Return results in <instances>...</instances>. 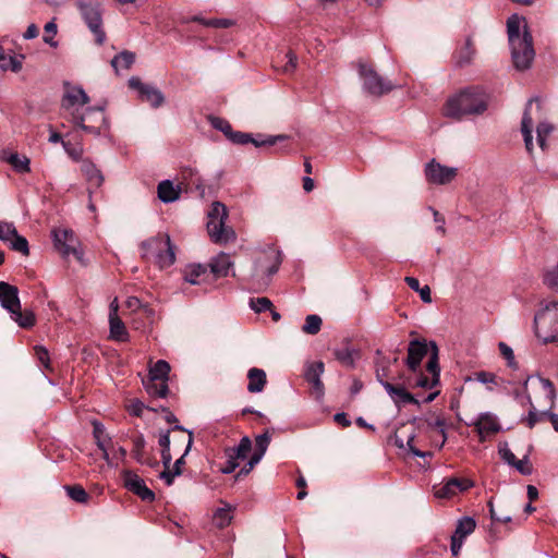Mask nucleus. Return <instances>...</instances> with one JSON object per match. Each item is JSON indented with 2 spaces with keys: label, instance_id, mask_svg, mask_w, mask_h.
Instances as JSON below:
<instances>
[{
  "label": "nucleus",
  "instance_id": "f257e3e1",
  "mask_svg": "<svg viewBox=\"0 0 558 558\" xmlns=\"http://www.w3.org/2000/svg\"><path fill=\"white\" fill-rule=\"evenodd\" d=\"M507 34L514 68L520 71L529 69L535 58V50L525 17L518 14L509 16Z\"/></svg>",
  "mask_w": 558,
  "mask_h": 558
},
{
  "label": "nucleus",
  "instance_id": "f03ea898",
  "mask_svg": "<svg viewBox=\"0 0 558 558\" xmlns=\"http://www.w3.org/2000/svg\"><path fill=\"white\" fill-rule=\"evenodd\" d=\"M489 95L478 86H472L451 96L445 106V116L462 120L468 117L482 116L488 108Z\"/></svg>",
  "mask_w": 558,
  "mask_h": 558
},
{
  "label": "nucleus",
  "instance_id": "7ed1b4c3",
  "mask_svg": "<svg viewBox=\"0 0 558 558\" xmlns=\"http://www.w3.org/2000/svg\"><path fill=\"white\" fill-rule=\"evenodd\" d=\"M64 88L65 90L61 101L62 109L71 116L72 121L83 131L94 135H99V128L85 124V116L96 111V109L87 108L85 110V114L80 112V108L89 102V97L85 90L81 86H74L69 83L64 85Z\"/></svg>",
  "mask_w": 558,
  "mask_h": 558
},
{
  "label": "nucleus",
  "instance_id": "20e7f679",
  "mask_svg": "<svg viewBox=\"0 0 558 558\" xmlns=\"http://www.w3.org/2000/svg\"><path fill=\"white\" fill-rule=\"evenodd\" d=\"M140 247L142 257L154 262L160 269L168 268L175 262L174 246L167 233H159L143 241Z\"/></svg>",
  "mask_w": 558,
  "mask_h": 558
},
{
  "label": "nucleus",
  "instance_id": "39448f33",
  "mask_svg": "<svg viewBox=\"0 0 558 558\" xmlns=\"http://www.w3.org/2000/svg\"><path fill=\"white\" fill-rule=\"evenodd\" d=\"M534 316L535 335L544 343L558 342V302L544 300Z\"/></svg>",
  "mask_w": 558,
  "mask_h": 558
},
{
  "label": "nucleus",
  "instance_id": "423d86ee",
  "mask_svg": "<svg viewBox=\"0 0 558 558\" xmlns=\"http://www.w3.org/2000/svg\"><path fill=\"white\" fill-rule=\"evenodd\" d=\"M227 218V207L220 202H214L207 214V231L217 244H227L236 238L234 230L226 225Z\"/></svg>",
  "mask_w": 558,
  "mask_h": 558
},
{
  "label": "nucleus",
  "instance_id": "0eeeda50",
  "mask_svg": "<svg viewBox=\"0 0 558 558\" xmlns=\"http://www.w3.org/2000/svg\"><path fill=\"white\" fill-rule=\"evenodd\" d=\"M281 264L280 253L272 247L258 253L254 260L252 281L258 289L269 284L270 277L278 271Z\"/></svg>",
  "mask_w": 558,
  "mask_h": 558
},
{
  "label": "nucleus",
  "instance_id": "6e6552de",
  "mask_svg": "<svg viewBox=\"0 0 558 558\" xmlns=\"http://www.w3.org/2000/svg\"><path fill=\"white\" fill-rule=\"evenodd\" d=\"M363 89L373 96H383L393 89V84L378 75L371 65L359 63Z\"/></svg>",
  "mask_w": 558,
  "mask_h": 558
},
{
  "label": "nucleus",
  "instance_id": "1a4fd4ad",
  "mask_svg": "<svg viewBox=\"0 0 558 558\" xmlns=\"http://www.w3.org/2000/svg\"><path fill=\"white\" fill-rule=\"evenodd\" d=\"M53 244L63 257L73 255L77 260H82L83 253L78 248L80 243L74 232L70 229H54L52 231Z\"/></svg>",
  "mask_w": 558,
  "mask_h": 558
},
{
  "label": "nucleus",
  "instance_id": "9d476101",
  "mask_svg": "<svg viewBox=\"0 0 558 558\" xmlns=\"http://www.w3.org/2000/svg\"><path fill=\"white\" fill-rule=\"evenodd\" d=\"M78 5L85 23L95 36V41L98 45L104 44L106 40V33L102 28L99 3L78 2Z\"/></svg>",
  "mask_w": 558,
  "mask_h": 558
},
{
  "label": "nucleus",
  "instance_id": "9b49d317",
  "mask_svg": "<svg viewBox=\"0 0 558 558\" xmlns=\"http://www.w3.org/2000/svg\"><path fill=\"white\" fill-rule=\"evenodd\" d=\"M424 173L428 183L445 185L454 180L458 174V168L447 167L432 159L426 163Z\"/></svg>",
  "mask_w": 558,
  "mask_h": 558
},
{
  "label": "nucleus",
  "instance_id": "f8f14e48",
  "mask_svg": "<svg viewBox=\"0 0 558 558\" xmlns=\"http://www.w3.org/2000/svg\"><path fill=\"white\" fill-rule=\"evenodd\" d=\"M432 354L428 359L426 369L430 376L420 374L414 381V387L432 389L439 383L440 368L438 364V347L435 341H430Z\"/></svg>",
  "mask_w": 558,
  "mask_h": 558
},
{
  "label": "nucleus",
  "instance_id": "ddd939ff",
  "mask_svg": "<svg viewBox=\"0 0 558 558\" xmlns=\"http://www.w3.org/2000/svg\"><path fill=\"white\" fill-rule=\"evenodd\" d=\"M129 86L138 93V97L148 102L153 108L160 107L165 101V96L156 86L143 83L138 77H131Z\"/></svg>",
  "mask_w": 558,
  "mask_h": 558
},
{
  "label": "nucleus",
  "instance_id": "4468645a",
  "mask_svg": "<svg viewBox=\"0 0 558 558\" xmlns=\"http://www.w3.org/2000/svg\"><path fill=\"white\" fill-rule=\"evenodd\" d=\"M429 353L432 354L430 341L425 339L411 340L408 347V355L405 359L407 367L416 373L420 369L422 360Z\"/></svg>",
  "mask_w": 558,
  "mask_h": 558
},
{
  "label": "nucleus",
  "instance_id": "2eb2a0df",
  "mask_svg": "<svg viewBox=\"0 0 558 558\" xmlns=\"http://www.w3.org/2000/svg\"><path fill=\"white\" fill-rule=\"evenodd\" d=\"M122 478L124 486L135 495H137L144 501H153L155 494L149 489L144 480L140 477L133 471L125 470L122 472Z\"/></svg>",
  "mask_w": 558,
  "mask_h": 558
},
{
  "label": "nucleus",
  "instance_id": "dca6fc26",
  "mask_svg": "<svg viewBox=\"0 0 558 558\" xmlns=\"http://www.w3.org/2000/svg\"><path fill=\"white\" fill-rule=\"evenodd\" d=\"M377 380L385 388L386 392L389 395L393 403L397 408H401L402 405L414 403L417 404V400L411 395L403 386L392 385L387 380H381V375L379 371H377Z\"/></svg>",
  "mask_w": 558,
  "mask_h": 558
},
{
  "label": "nucleus",
  "instance_id": "f3484780",
  "mask_svg": "<svg viewBox=\"0 0 558 558\" xmlns=\"http://www.w3.org/2000/svg\"><path fill=\"white\" fill-rule=\"evenodd\" d=\"M473 486V482L468 478L453 477L448 480L444 485L434 487V495L438 499H448L458 493L465 492Z\"/></svg>",
  "mask_w": 558,
  "mask_h": 558
},
{
  "label": "nucleus",
  "instance_id": "a211bd4d",
  "mask_svg": "<svg viewBox=\"0 0 558 558\" xmlns=\"http://www.w3.org/2000/svg\"><path fill=\"white\" fill-rule=\"evenodd\" d=\"M234 263L231 259V256L225 252H220L216 256L211 257L208 267L214 278H225L229 275L235 276L233 270Z\"/></svg>",
  "mask_w": 558,
  "mask_h": 558
},
{
  "label": "nucleus",
  "instance_id": "6ab92c4d",
  "mask_svg": "<svg viewBox=\"0 0 558 558\" xmlns=\"http://www.w3.org/2000/svg\"><path fill=\"white\" fill-rule=\"evenodd\" d=\"M471 425L476 427L480 439L484 441L487 437L500 430V424L496 415L492 413H482Z\"/></svg>",
  "mask_w": 558,
  "mask_h": 558
},
{
  "label": "nucleus",
  "instance_id": "aec40b11",
  "mask_svg": "<svg viewBox=\"0 0 558 558\" xmlns=\"http://www.w3.org/2000/svg\"><path fill=\"white\" fill-rule=\"evenodd\" d=\"M0 303L10 313L21 310L17 288L8 282L0 281Z\"/></svg>",
  "mask_w": 558,
  "mask_h": 558
},
{
  "label": "nucleus",
  "instance_id": "412c9836",
  "mask_svg": "<svg viewBox=\"0 0 558 558\" xmlns=\"http://www.w3.org/2000/svg\"><path fill=\"white\" fill-rule=\"evenodd\" d=\"M324 373V363L315 362L307 366L305 372V378L311 384L312 390L315 393L317 399H320L324 396V384L320 380V376Z\"/></svg>",
  "mask_w": 558,
  "mask_h": 558
},
{
  "label": "nucleus",
  "instance_id": "4be33fe9",
  "mask_svg": "<svg viewBox=\"0 0 558 558\" xmlns=\"http://www.w3.org/2000/svg\"><path fill=\"white\" fill-rule=\"evenodd\" d=\"M534 101H536L537 108H539V100L537 98L530 99L526 105V108H525V111H524V114L522 118V123H521V132H522V135L524 138L525 147L529 153H531L533 149V136H532L533 119L531 117L530 111H531V108H532V105Z\"/></svg>",
  "mask_w": 558,
  "mask_h": 558
},
{
  "label": "nucleus",
  "instance_id": "5701e85b",
  "mask_svg": "<svg viewBox=\"0 0 558 558\" xmlns=\"http://www.w3.org/2000/svg\"><path fill=\"white\" fill-rule=\"evenodd\" d=\"M23 60V54H15L12 50H7L0 46V69L2 71L20 72Z\"/></svg>",
  "mask_w": 558,
  "mask_h": 558
},
{
  "label": "nucleus",
  "instance_id": "b1692460",
  "mask_svg": "<svg viewBox=\"0 0 558 558\" xmlns=\"http://www.w3.org/2000/svg\"><path fill=\"white\" fill-rule=\"evenodd\" d=\"M157 193L162 203H172L179 198L181 189L170 180H163L158 184Z\"/></svg>",
  "mask_w": 558,
  "mask_h": 558
},
{
  "label": "nucleus",
  "instance_id": "393cba45",
  "mask_svg": "<svg viewBox=\"0 0 558 558\" xmlns=\"http://www.w3.org/2000/svg\"><path fill=\"white\" fill-rule=\"evenodd\" d=\"M247 377V390L252 393L262 392L266 385V373L260 368L253 367L248 371Z\"/></svg>",
  "mask_w": 558,
  "mask_h": 558
},
{
  "label": "nucleus",
  "instance_id": "a878e982",
  "mask_svg": "<svg viewBox=\"0 0 558 558\" xmlns=\"http://www.w3.org/2000/svg\"><path fill=\"white\" fill-rule=\"evenodd\" d=\"M271 436L268 430L255 437L256 449L251 457V466L256 465L264 457L270 444Z\"/></svg>",
  "mask_w": 558,
  "mask_h": 558
},
{
  "label": "nucleus",
  "instance_id": "bb28decb",
  "mask_svg": "<svg viewBox=\"0 0 558 558\" xmlns=\"http://www.w3.org/2000/svg\"><path fill=\"white\" fill-rule=\"evenodd\" d=\"M207 277V267L202 264L191 265L186 268L184 279L191 284H201Z\"/></svg>",
  "mask_w": 558,
  "mask_h": 558
},
{
  "label": "nucleus",
  "instance_id": "cd10ccee",
  "mask_svg": "<svg viewBox=\"0 0 558 558\" xmlns=\"http://www.w3.org/2000/svg\"><path fill=\"white\" fill-rule=\"evenodd\" d=\"M252 449V440L248 436L241 438L238 446L226 449L227 458L231 459H244Z\"/></svg>",
  "mask_w": 558,
  "mask_h": 558
},
{
  "label": "nucleus",
  "instance_id": "c85d7f7f",
  "mask_svg": "<svg viewBox=\"0 0 558 558\" xmlns=\"http://www.w3.org/2000/svg\"><path fill=\"white\" fill-rule=\"evenodd\" d=\"M170 364L165 360H159L149 369L150 381H168Z\"/></svg>",
  "mask_w": 558,
  "mask_h": 558
},
{
  "label": "nucleus",
  "instance_id": "c756f323",
  "mask_svg": "<svg viewBox=\"0 0 558 558\" xmlns=\"http://www.w3.org/2000/svg\"><path fill=\"white\" fill-rule=\"evenodd\" d=\"M82 172L86 177L90 185L99 187L102 184L104 177L100 170L97 169V167L94 163L89 161H83Z\"/></svg>",
  "mask_w": 558,
  "mask_h": 558
},
{
  "label": "nucleus",
  "instance_id": "7c9ffc66",
  "mask_svg": "<svg viewBox=\"0 0 558 558\" xmlns=\"http://www.w3.org/2000/svg\"><path fill=\"white\" fill-rule=\"evenodd\" d=\"M110 337L118 341H126L129 338L128 330L120 317L109 318Z\"/></svg>",
  "mask_w": 558,
  "mask_h": 558
},
{
  "label": "nucleus",
  "instance_id": "2f4dec72",
  "mask_svg": "<svg viewBox=\"0 0 558 558\" xmlns=\"http://www.w3.org/2000/svg\"><path fill=\"white\" fill-rule=\"evenodd\" d=\"M5 160L13 167V169L21 173L29 172V159L26 156L11 153Z\"/></svg>",
  "mask_w": 558,
  "mask_h": 558
},
{
  "label": "nucleus",
  "instance_id": "473e14b6",
  "mask_svg": "<svg viewBox=\"0 0 558 558\" xmlns=\"http://www.w3.org/2000/svg\"><path fill=\"white\" fill-rule=\"evenodd\" d=\"M476 526L474 519L470 517H464L459 520L456 531L452 536H460V539H463L470 535Z\"/></svg>",
  "mask_w": 558,
  "mask_h": 558
},
{
  "label": "nucleus",
  "instance_id": "72a5a7b5",
  "mask_svg": "<svg viewBox=\"0 0 558 558\" xmlns=\"http://www.w3.org/2000/svg\"><path fill=\"white\" fill-rule=\"evenodd\" d=\"M134 53L130 51H123L112 59L111 65L116 69V71L128 70L134 63Z\"/></svg>",
  "mask_w": 558,
  "mask_h": 558
},
{
  "label": "nucleus",
  "instance_id": "f704fd0d",
  "mask_svg": "<svg viewBox=\"0 0 558 558\" xmlns=\"http://www.w3.org/2000/svg\"><path fill=\"white\" fill-rule=\"evenodd\" d=\"M10 313L11 318L22 328H29L35 324V315L31 311L21 312V310Z\"/></svg>",
  "mask_w": 558,
  "mask_h": 558
},
{
  "label": "nucleus",
  "instance_id": "c9c22d12",
  "mask_svg": "<svg viewBox=\"0 0 558 558\" xmlns=\"http://www.w3.org/2000/svg\"><path fill=\"white\" fill-rule=\"evenodd\" d=\"M322 323V318L318 315H307L302 326V331L307 335H316L320 330Z\"/></svg>",
  "mask_w": 558,
  "mask_h": 558
},
{
  "label": "nucleus",
  "instance_id": "e433bc0d",
  "mask_svg": "<svg viewBox=\"0 0 558 558\" xmlns=\"http://www.w3.org/2000/svg\"><path fill=\"white\" fill-rule=\"evenodd\" d=\"M231 511H232L231 506H227L225 508L217 509L214 514V522H215L216 526L223 529L225 526L230 524V522L232 520Z\"/></svg>",
  "mask_w": 558,
  "mask_h": 558
},
{
  "label": "nucleus",
  "instance_id": "4c0bfd02",
  "mask_svg": "<svg viewBox=\"0 0 558 558\" xmlns=\"http://www.w3.org/2000/svg\"><path fill=\"white\" fill-rule=\"evenodd\" d=\"M336 359L345 366H353L356 352L348 347L335 350Z\"/></svg>",
  "mask_w": 558,
  "mask_h": 558
},
{
  "label": "nucleus",
  "instance_id": "58836bf2",
  "mask_svg": "<svg viewBox=\"0 0 558 558\" xmlns=\"http://www.w3.org/2000/svg\"><path fill=\"white\" fill-rule=\"evenodd\" d=\"M146 390L150 396L165 398L168 393V384L163 381H150L146 384Z\"/></svg>",
  "mask_w": 558,
  "mask_h": 558
},
{
  "label": "nucleus",
  "instance_id": "ea45409f",
  "mask_svg": "<svg viewBox=\"0 0 558 558\" xmlns=\"http://www.w3.org/2000/svg\"><path fill=\"white\" fill-rule=\"evenodd\" d=\"M553 130V125L548 122H541L536 128L537 143L543 150L546 149V140Z\"/></svg>",
  "mask_w": 558,
  "mask_h": 558
},
{
  "label": "nucleus",
  "instance_id": "a19ab883",
  "mask_svg": "<svg viewBox=\"0 0 558 558\" xmlns=\"http://www.w3.org/2000/svg\"><path fill=\"white\" fill-rule=\"evenodd\" d=\"M95 442L102 453V459L107 462L108 465H112V459H110V450L111 448H113L114 445L112 442L111 437L108 435Z\"/></svg>",
  "mask_w": 558,
  "mask_h": 558
},
{
  "label": "nucleus",
  "instance_id": "79ce46f5",
  "mask_svg": "<svg viewBox=\"0 0 558 558\" xmlns=\"http://www.w3.org/2000/svg\"><path fill=\"white\" fill-rule=\"evenodd\" d=\"M9 245L13 251L19 252L24 256L29 255L28 242L26 238L20 235L19 233H16V235L11 240Z\"/></svg>",
  "mask_w": 558,
  "mask_h": 558
},
{
  "label": "nucleus",
  "instance_id": "37998d69",
  "mask_svg": "<svg viewBox=\"0 0 558 558\" xmlns=\"http://www.w3.org/2000/svg\"><path fill=\"white\" fill-rule=\"evenodd\" d=\"M16 233L17 230L12 222L0 221V240L2 242L9 244Z\"/></svg>",
  "mask_w": 558,
  "mask_h": 558
},
{
  "label": "nucleus",
  "instance_id": "c03bdc74",
  "mask_svg": "<svg viewBox=\"0 0 558 558\" xmlns=\"http://www.w3.org/2000/svg\"><path fill=\"white\" fill-rule=\"evenodd\" d=\"M475 53V49L473 47L472 40L468 38L465 40L464 47L461 49L459 57H458V63L460 65L469 63Z\"/></svg>",
  "mask_w": 558,
  "mask_h": 558
},
{
  "label": "nucleus",
  "instance_id": "a18cd8bd",
  "mask_svg": "<svg viewBox=\"0 0 558 558\" xmlns=\"http://www.w3.org/2000/svg\"><path fill=\"white\" fill-rule=\"evenodd\" d=\"M132 441H133V450H132L133 457L137 462L142 463L143 457H144V449H145V445H146L145 438L143 435H137V436L133 437Z\"/></svg>",
  "mask_w": 558,
  "mask_h": 558
},
{
  "label": "nucleus",
  "instance_id": "49530a36",
  "mask_svg": "<svg viewBox=\"0 0 558 558\" xmlns=\"http://www.w3.org/2000/svg\"><path fill=\"white\" fill-rule=\"evenodd\" d=\"M527 401L531 404V410L529 411V415L526 417V423L530 428H533L535 424L541 421L543 417H548L547 413H551L550 411L537 412L535 407L532 404V400L527 397Z\"/></svg>",
  "mask_w": 558,
  "mask_h": 558
},
{
  "label": "nucleus",
  "instance_id": "de8ad7c7",
  "mask_svg": "<svg viewBox=\"0 0 558 558\" xmlns=\"http://www.w3.org/2000/svg\"><path fill=\"white\" fill-rule=\"evenodd\" d=\"M250 307L255 313H262V312H266V311H271L272 303L268 298L251 299Z\"/></svg>",
  "mask_w": 558,
  "mask_h": 558
},
{
  "label": "nucleus",
  "instance_id": "09e8293b",
  "mask_svg": "<svg viewBox=\"0 0 558 558\" xmlns=\"http://www.w3.org/2000/svg\"><path fill=\"white\" fill-rule=\"evenodd\" d=\"M68 495L76 502L84 504L88 499V494L82 486H66Z\"/></svg>",
  "mask_w": 558,
  "mask_h": 558
},
{
  "label": "nucleus",
  "instance_id": "8fccbe9b",
  "mask_svg": "<svg viewBox=\"0 0 558 558\" xmlns=\"http://www.w3.org/2000/svg\"><path fill=\"white\" fill-rule=\"evenodd\" d=\"M210 123L213 128L221 131L228 138L231 136L233 131L231 124L227 120L219 117H213L210 118Z\"/></svg>",
  "mask_w": 558,
  "mask_h": 558
},
{
  "label": "nucleus",
  "instance_id": "3c124183",
  "mask_svg": "<svg viewBox=\"0 0 558 558\" xmlns=\"http://www.w3.org/2000/svg\"><path fill=\"white\" fill-rule=\"evenodd\" d=\"M57 34V24L54 21H50L45 25V35L43 40L51 47H57L58 43L53 40Z\"/></svg>",
  "mask_w": 558,
  "mask_h": 558
},
{
  "label": "nucleus",
  "instance_id": "603ef678",
  "mask_svg": "<svg viewBox=\"0 0 558 558\" xmlns=\"http://www.w3.org/2000/svg\"><path fill=\"white\" fill-rule=\"evenodd\" d=\"M192 445H193V433L189 432V438H187L185 450H184L183 454L174 462V465H173V471H175V474L180 475L182 473L181 468L185 463V460H184L185 456L190 452Z\"/></svg>",
  "mask_w": 558,
  "mask_h": 558
},
{
  "label": "nucleus",
  "instance_id": "864d4df0",
  "mask_svg": "<svg viewBox=\"0 0 558 558\" xmlns=\"http://www.w3.org/2000/svg\"><path fill=\"white\" fill-rule=\"evenodd\" d=\"M498 348L500 354L507 360L508 366L515 368L517 362L514 360L513 350L505 342H499Z\"/></svg>",
  "mask_w": 558,
  "mask_h": 558
},
{
  "label": "nucleus",
  "instance_id": "5fc2aeb1",
  "mask_svg": "<svg viewBox=\"0 0 558 558\" xmlns=\"http://www.w3.org/2000/svg\"><path fill=\"white\" fill-rule=\"evenodd\" d=\"M538 383L551 407L556 398V391L553 383L547 378H538Z\"/></svg>",
  "mask_w": 558,
  "mask_h": 558
},
{
  "label": "nucleus",
  "instance_id": "6e6d98bb",
  "mask_svg": "<svg viewBox=\"0 0 558 558\" xmlns=\"http://www.w3.org/2000/svg\"><path fill=\"white\" fill-rule=\"evenodd\" d=\"M126 458V449L122 446L111 448L110 459H112L111 468H117L119 461H124Z\"/></svg>",
  "mask_w": 558,
  "mask_h": 558
},
{
  "label": "nucleus",
  "instance_id": "4d7b16f0",
  "mask_svg": "<svg viewBox=\"0 0 558 558\" xmlns=\"http://www.w3.org/2000/svg\"><path fill=\"white\" fill-rule=\"evenodd\" d=\"M125 305L128 308L133 311L143 308L147 315L153 314V310L149 308L147 305H143L140 299H137L136 296H129L125 301Z\"/></svg>",
  "mask_w": 558,
  "mask_h": 558
},
{
  "label": "nucleus",
  "instance_id": "13d9d810",
  "mask_svg": "<svg viewBox=\"0 0 558 558\" xmlns=\"http://www.w3.org/2000/svg\"><path fill=\"white\" fill-rule=\"evenodd\" d=\"M428 426L437 429L441 434V436H442L441 446H442L447 439V435H446V430H445V427H446L445 420L440 416H437L433 421L428 422Z\"/></svg>",
  "mask_w": 558,
  "mask_h": 558
},
{
  "label": "nucleus",
  "instance_id": "bf43d9fd",
  "mask_svg": "<svg viewBox=\"0 0 558 558\" xmlns=\"http://www.w3.org/2000/svg\"><path fill=\"white\" fill-rule=\"evenodd\" d=\"M501 459L507 462L509 465H512L513 463H515V456L514 453L510 450V448L508 447L507 444H502L499 446V450H498Z\"/></svg>",
  "mask_w": 558,
  "mask_h": 558
},
{
  "label": "nucleus",
  "instance_id": "052dcab7",
  "mask_svg": "<svg viewBox=\"0 0 558 558\" xmlns=\"http://www.w3.org/2000/svg\"><path fill=\"white\" fill-rule=\"evenodd\" d=\"M512 466H514L522 475H530L532 473V466L527 457H524L521 460H515V463H513Z\"/></svg>",
  "mask_w": 558,
  "mask_h": 558
},
{
  "label": "nucleus",
  "instance_id": "680f3d73",
  "mask_svg": "<svg viewBox=\"0 0 558 558\" xmlns=\"http://www.w3.org/2000/svg\"><path fill=\"white\" fill-rule=\"evenodd\" d=\"M234 24L232 20L229 19H210V21L206 22V27L214 28H228Z\"/></svg>",
  "mask_w": 558,
  "mask_h": 558
},
{
  "label": "nucleus",
  "instance_id": "e2e57ef3",
  "mask_svg": "<svg viewBox=\"0 0 558 558\" xmlns=\"http://www.w3.org/2000/svg\"><path fill=\"white\" fill-rule=\"evenodd\" d=\"M286 58L288 59V61L282 66L281 71L287 74L292 73L296 68L298 58L292 51L287 52Z\"/></svg>",
  "mask_w": 558,
  "mask_h": 558
},
{
  "label": "nucleus",
  "instance_id": "0e129e2a",
  "mask_svg": "<svg viewBox=\"0 0 558 558\" xmlns=\"http://www.w3.org/2000/svg\"><path fill=\"white\" fill-rule=\"evenodd\" d=\"M229 140L234 143V144H247L250 143L251 141H253V137L251 134L248 133H243V132H232L231 136L229 137Z\"/></svg>",
  "mask_w": 558,
  "mask_h": 558
},
{
  "label": "nucleus",
  "instance_id": "69168bd1",
  "mask_svg": "<svg viewBox=\"0 0 558 558\" xmlns=\"http://www.w3.org/2000/svg\"><path fill=\"white\" fill-rule=\"evenodd\" d=\"M475 379L484 385L496 384V375L489 372H477L474 374Z\"/></svg>",
  "mask_w": 558,
  "mask_h": 558
},
{
  "label": "nucleus",
  "instance_id": "338daca9",
  "mask_svg": "<svg viewBox=\"0 0 558 558\" xmlns=\"http://www.w3.org/2000/svg\"><path fill=\"white\" fill-rule=\"evenodd\" d=\"M414 438H415V435H414V434H411V435H409V437H408V439H407L405 446L408 447L409 451H410L413 456H415V457H420V458H425V457H427V456H430V454H432L430 452L421 451V450L416 449V448L413 446Z\"/></svg>",
  "mask_w": 558,
  "mask_h": 558
},
{
  "label": "nucleus",
  "instance_id": "774afa93",
  "mask_svg": "<svg viewBox=\"0 0 558 558\" xmlns=\"http://www.w3.org/2000/svg\"><path fill=\"white\" fill-rule=\"evenodd\" d=\"M35 353H36V356H37L38 361L40 362V364L45 368H49V354H48V351L45 348H43V347H36L35 348Z\"/></svg>",
  "mask_w": 558,
  "mask_h": 558
}]
</instances>
